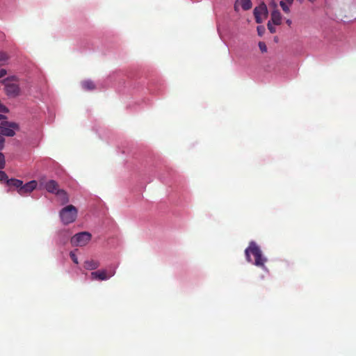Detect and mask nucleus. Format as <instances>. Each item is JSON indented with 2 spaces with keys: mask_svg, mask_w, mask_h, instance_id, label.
<instances>
[{
  "mask_svg": "<svg viewBox=\"0 0 356 356\" xmlns=\"http://www.w3.org/2000/svg\"><path fill=\"white\" fill-rule=\"evenodd\" d=\"M245 254L248 262L263 269L265 268V263L267 262V259L263 255L262 251L255 242L251 241L249 243L245 250Z\"/></svg>",
  "mask_w": 356,
  "mask_h": 356,
  "instance_id": "1",
  "label": "nucleus"
},
{
  "mask_svg": "<svg viewBox=\"0 0 356 356\" xmlns=\"http://www.w3.org/2000/svg\"><path fill=\"white\" fill-rule=\"evenodd\" d=\"M78 216V209L72 204L63 207L60 211V218L63 225H68L75 221Z\"/></svg>",
  "mask_w": 356,
  "mask_h": 356,
  "instance_id": "2",
  "label": "nucleus"
},
{
  "mask_svg": "<svg viewBox=\"0 0 356 356\" xmlns=\"http://www.w3.org/2000/svg\"><path fill=\"white\" fill-rule=\"evenodd\" d=\"M18 129L19 125L16 122L3 121L0 124V135L2 136L13 137Z\"/></svg>",
  "mask_w": 356,
  "mask_h": 356,
  "instance_id": "3",
  "label": "nucleus"
},
{
  "mask_svg": "<svg viewBox=\"0 0 356 356\" xmlns=\"http://www.w3.org/2000/svg\"><path fill=\"white\" fill-rule=\"evenodd\" d=\"M91 239V234L88 232H81L71 238L72 245L74 246H85Z\"/></svg>",
  "mask_w": 356,
  "mask_h": 356,
  "instance_id": "4",
  "label": "nucleus"
},
{
  "mask_svg": "<svg viewBox=\"0 0 356 356\" xmlns=\"http://www.w3.org/2000/svg\"><path fill=\"white\" fill-rule=\"evenodd\" d=\"M115 275V269H102L92 272L90 273V279L92 280L104 281Z\"/></svg>",
  "mask_w": 356,
  "mask_h": 356,
  "instance_id": "5",
  "label": "nucleus"
},
{
  "mask_svg": "<svg viewBox=\"0 0 356 356\" xmlns=\"http://www.w3.org/2000/svg\"><path fill=\"white\" fill-rule=\"evenodd\" d=\"M254 16L257 24H261L264 19L267 18L268 9L265 3H262L254 9Z\"/></svg>",
  "mask_w": 356,
  "mask_h": 356,
  "instance_id": "6",
  "label": "nucleus"
},
{
  "mask_svg": "<svg viewBox=\"0 0 356 356\" xmlns=\"http://www.w3.org/2000/svg\"><path fill=\"white\" fill-rule=\"evenodd\" d=\"M3 84L6 86V95L9 97H15L19 94V85L10 82V79L3 80Z\"/></svg>",
  "mask_w": 356,
  "mask_h": 356,
  "instance_id": "7",
  "label": "nucleus"
},
{
  "mask_svg": "<svg viewBox=\"0 0 356 356\" xmlns=\"http://www.w3.org/2000/svg\"><path fill=\"white\" fill-rule=\"evenodd\" d=\"M37 186V182L35 180L30 181L26 184H23L22 186H21L20 189L18 190V193L21 195H25L26 194H30L32 191L35 190Z\"/></svg>",
  "mask_w": 356,
  "mask_h": 356,
  "instance_id": "8",
  "label": "nucleus"
},
{
  "mask_svg": "<svg viewBox=\"0 0 356 356\" xmlns=\"http://www.w3.org/2000/svg\"><path fill=\"white\" fill-rule=\"evenodd\" d=\"M44 188L47 190L48 193L51 194H55L57 191H60L61 189L58 188V184L53 179L47 181L44 184Z\"/></svg>",
  "mask_w": 356,
  "mask_h": 356,
  "instance_id": "9",
  "label": "nucleus"
},
{
  "mask_svg": "<svg viewBox=\"0 0 356 356\" xmlns=\"http://www.w3.org/2000/svg\"><path fill=\"white\" fill-rule=\"evenodd\" d=\"M54 194L56 195L58 201H60V202L62 205L66 204L69 202L68 194L63 189H61L60 191H57Z\"/></svg>",
  "mask_w": 356,
  "mask_h": 356,
  "instance_id": "10",
  "label": "nucleus"
},
{
  "mask_svg": "<svg viewBox=\"0 0 356 356\" xmlns=\"http://www.w3.org/2000/svg\"><path fill=\"white\" fill-rule=\"evenodd\" d=\"M81 86L85 90H92L95 89V85L91 80H83L81 82Z\"/></svg>",
  "mask_w": 356,
  "mask_h": 356,
  "instance_id": "11",
  "label": "nucleus"
},
{
  "mask_svg": "<svg viewBox=\"0 0 356 356\" xmlns=\"http://www.w3.org/2000/svg\"><path fill=\"white\" fill-rule=\"evenodd\" d=\"M99 263L95 260L86 261L84 263L85 269L94 270L98 268Z\"/></svg>",
  "mask_w": 356,
  "mask_h": 356,
  "instance_id": "12",
  "label": "nucleus"
},
{
  "mask_svg": "<svg viewBox=\"0 0 356 356\" xmlns=\"http://www.w3.org/2000/svg\"><path fill=\"white\" fill-rule=\"evenodd\" d=\"M271 19L275 25H279L281 24V15L279 11L274 10L271 15Z\"/></svg>",
  "mask_w": 356,
  "mask_h": 356,
  "instance_id": "13",
  "label": "nucleus"
},
{
  "mask_svg": "<svg viewBox=\"0 0 356 356\" xmlns=\"http://www.w3.org/2000/svg\"><path fill=\"white\" fill-rule=\"evenodd\" d=\"M7 184L10 186H14L15 188H17V190H19L21 186L24 184H23V181L20 179H12L8 180Z\"/></svg>",
  "mask_w": 356,
  "mask_h": 356,
  "instance_id": "14",
  "label": "nucleus"
},
{
  "mask_svg": "<svg viewBox=\"0 0 356 356\" xmlns=\"http://www.w3.org/2000/svg\"><path fill=\"white\" fill-rule=\"evenodd\" d=\"M242 9L247 10H250L252 8L251 0H239Z\"/></svg>",
  "mask_w": 356,
  "mask_h": 356,
  "instance_id": "15",
  "label": "nucleus"
},
{
  "mask_svg": "<svg viewBox=\"0 0 356 356\" xmlns=\"http://www.w3.org/2000/svg\"><path fill=\"white\" fill-rule=\"evenodd\" d=\"M8 58L6 52L0 51V66L6 65L8 60Z\"/></svg>",
  "mask_w": 356,
  "mask_h": 356,
  "instance_id": "16",
  "label": "nucleus"
},
{
  "mask_svg": "<svg viewBox=\"0 0 356 356\" xmlns=\"http://www.w3.org/2000/svg\"><path fill=\"white\" fill-rule=\"evenodd\" d=\"M258 47L261 52H267V46L266 45L264 42H259Z\"/></svg>",
  "mask_w": 356,
  "mask_h": 356,
  "instance_id": "17",
  "label": "nucleus"
},
{
  "mask_svg": "<svg viewBox=\"0 0 356 356\" xmlns=\"http://www.w3.org/2000/svg\"><path fill=\"white\" fill-rule=\"evenodd\" d=\"M8 180L10 179H8L7 174L3 171L0 170V181H6L8 183Z\"/></svg>",
  "mask_w": 356,
  "mask_h": 356,
  "instance_id": "18",
  "label": "nucleus"
},
{
  "mask_svg": "<svg viewBox=\"0 0 356 356\" xmlns=\"http://www.w3.org/2000/svg\"><path fill=\"white\" fill-rule=\"evenodd\" d=\"M280 5L281 8H282V10L284 11V13H289V11H290L289 7L287 6V5L286 4V3L284 1H281L280 2Z\"/></svg>",
  "mask_w": 356,
  "mask_h": 356,
  "instance_id": "19",
  "label": "nucleus"
},
{
  "mask_svg": "<svg viewBox=\"0 0 356 356\" xmlns=\"http://www.w3.org/2000/svg\"><path fill=\"white\" fill-rule=\"evenodd\" d=\"M5 167V159L3 153L0 152V170Z\"/></svg>",
  "mask_w": 356,
  "mask_h": 356,
  "instance_id": "20",
  "label": "nucleus"
},
{
  "mask_svg": "<svg viewBox=\"0 0 356 356\" xmlns=\"http://www.w3.org/2000/svg\"><path fill=\"white\" fill-rule=\"evenodd\" d=\"M70 257H71L75 264H79L77 256L74 253V252L72 251L70 252Z\"/></svg>",
  "mask_w": 356,
  "mask_h": 356,
  "instance_id": "21",
  "label": "nucleus"
},
{
  "mask_svg": "<svg viewBox=\"0 0 356 356\" xmlns=\"http://www.w3.org/2000/svg\"><path fill=\"white\" fill-rule=\"evenodd\" d=\"M0 113H8V108L2 104H0Z\"/></svg>",
  "mask_w": 356,
  "mask_h": 356,
  "instance_id": "22",
  "label": "nucleus"
},
{
  "mask_svg": "<svg viewBox=\"0 0 356 356\" xmlns=\"http://www.w3.org/2000/svg\"><path fill=\"white\" fill-rule=\"evenodd\" d=\"M265 31V28L263 26H259L257 27V33L259 36H261Z\"/></svg>",
  "mask_w": 356,
  "mask_h": 356,
  "instance_id": "23",
  "label": "nucleus"
},
{
  "mask_svg": "<svg viewBox=\"0 0 356 356\" xmlns=\"http://www.w3.org/2000/svg\"><path fill=\"white\" fill-rule=\"evenodd\" d=\"M268 29L270 33H275V28L270 22H268Z\"/></svg>",
  "mask_w": 356,
  "mask_h": 356,
  "instance_id": "24",
  "label": "nucleus"
},
{
  "mask_svg": "<svg viewBox=\"0 0 356 356\" xmlns=\"http://www.w3.org/2000/svg\"><path fill=\"white\" fill-rule=\"evenodd\" d=\"M4 143H5L4 138L0 135V151H1L3 149Z\"/></svg>",
  "mask_w": 356,
  "mask_h": 356,
  "instance_id": "25",
  "label": "nucleus"
},
{
  "mask_svg": "<svg viewBox=\"0 0 356 356\" xmlns=\"http://www.w3.org/2000/svg\"><path fill=\"white\" fill-rule=\"evenodd\" d=\"M7 74V71L6 70L1 69L0 70V79Z\"/></svg>",
  "mask_w": 356,
  "mask_h": 356,
  "instance_id": "26",
  "label": "nucleus"
},
{
  "mask_svg": "<svg viewBox=\"0 0 356 356\" xmlns=\"http://www.w3.org/2000/svg\"><path fill=\"white\" fill-rule=\"evenodd\" d=\"M234 10L236 12L238 11V0L236 1V2H235Z\"/></svg>",
  "mask_w": 356,
  "mask_h": 356,
  "instance_id": "27",
  "label": "nucleus"
},
{
  "mask_svg": "<svg viewBox=\"0 0 356 356\" xmlns=\"http://www.w3.org/2000/svg\"><path fill=\"white\" fill-rule=\"evenodd\" d=\"M2 119H6V117L3 115L1 113H0V120H2Z\"/></svg>",
  "mask_w": 356,
  "mask_h": 356,
  "instance_id": "28",
  "label": "nucleus"
},
{
  "mask_svg": "<svg viewBox=\"0 0 356 356\" xmlns=\"http://www.w3.org/2000/svg\"><path fill=\"white\" fill-rule=\"evenodd\" d=\"M285 1H286L287 3H289V5H291L293 0H285Z\"/></svg>",
  "mask_w": 356,
  "mask_h": 356,
  "instance_id": "29",
  "label": "nucleus"
},
{
  "mask_svg": "<svg viewBox=\"0 0 356 356\" xmlns=\"http://www.w3.org/2000/svg\"><path fill=\"white\" fill-rule=\"evenodd\" d=\"M286 24L290 26L291 24V21L290 19H288V20H286Z\"/></svg>",
  "mask_w": 356,
  "mask_h": 356,
  "instance_id": "30",
  "label": "nucleus"
},
{
  "mask_svg": "<svg viewBox=\"0 0 356 356\" xmlns=\"http://www.w3.org/2000/svg\"><path fill=\"white\" fill-rule=\"evenodd\" d=\"M309 1H311V2H314L316 0H308Z\"/></svg>",
  "mask_w": 356,
  "mask_h": 356,
  "instance_id": "31",
  "label": "nucleus"
},
{
  "mask_svg": "<svg viewBox=\"0 0 356 356\" xmlns=\"http://www.w3.org/2000/svg\"><path fill=\"white\" fill-rule=\"evenodd\" d=\"M298 1H302V0H298Z\"/></svg>",
  "mask_w": 356,
  "mask_h": 356,
  "instance_id": "32",
  "label": "nucleus"
}]
</instances>
